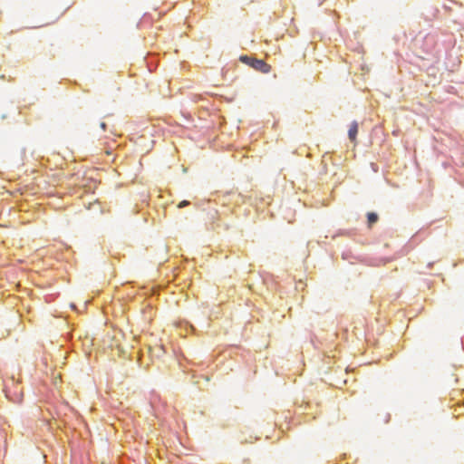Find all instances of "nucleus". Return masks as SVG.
Segmentation results:
<instances>
[{
    "instance_id": "obj_1",
    "label": "nucleus",
    "mask_w": 464,
    "mask_h": 464,
    "mask_svg": "<svg viewBox=\"0 0 464 464\" xmlns=\"http://www.w3.org/2000/svg\"><path fill=\"white\" fill-rule=\"evenodd\" d=\"M250 67L264 73H267L271 70V66L269 64H267L264 60L258 59L256 57L255 58L253 63H250Z\"/></svg>"
},
{
    "instance_id": "obj_2",
    "label": "nucleus",
    "mask_w": 464,
    "mask_h": 464,
    "mask_svg": "<svg viewBox=\"0 0 464 464\" xmlns=\"http://www.w3.org/2000/svg\"><path fill=\"white\" fill-rule=\"evenodd\" d=\"M358 131H359V124L357 121H354L351 123L349 130H348V138L352 142L356 140Z\"/></svg>"
},
{
    "instance_id": "obj_3",
    "label": "nucleus",
    "mask_w": 464,
    "mask_h": 464,
    "mask_svg": "<svg viewBox=\"0 0 464 464\" xmlns=\"http://www.w3.org/2000/svg\"><path fill=\"white\" fill-rule=\"evenodd\" d=\"M368 227H372L379 220V215L374 211L366 214Z\"/></svg>"
},
{
    "instance_id": "obj_4",
    "label": "nucleus",
    "mask_w": 464,
    "mask_h": 464,
    "mask_svg": "<svg viewBox=\"0 0 464 464\" xmlns=\"http://www.w3.org/2000/svg\"><path fill=\"white\" fill-rule=\"evenodd\" d=\"M342 258L353 264V260H358V257L352 253L351 250H346L342 253Z\"/></svg>"
},
{
    "instance_id": "obj_5",
    "label": "nucleus",
    "mask_w": 464,
    "mask_h": 464,
    "mask_svg": "<svg viewBox=\"0 0 464 464\" xmlns=\"http://www.w3.org/2000/svg\"><path fill=\"white\" fill-rule=\"evenodd\" d=\"M256 57L254 56H250V55H246V54H242L240 57H239V61L245 64H247L250 66V63H253V61L255 60Z\"/></svg>"
},
{
    "instance_id": "obj_6",
    "label": "nucleus",
    "mask_w": 464,
    "mask_h": 464,
    "mask_svg": "<svg viewBox=\"0 0 464 464\" xmlns=\"http://www.w3.org/2000/svg\"><path fill=\"white\" fill-rule=\"evenodd\" d=\"M190 205V201L187 200V199H184L182 201H180L178 205V208H186L188 206Z\"/></svg>"
},
{
    "instance_id": "obj_7",
    "label": "nucleus",
    "mask_w": 464,
    "mask_h": 464,
    "mask_svg": "<svg viewBox=\"0 0 464 464\" xmlns=\"http://www.w3.org/2000/svg\"><path fill=\"white\" fill-rule=\"evenodd\" d=\"M107 127H108V125H107V123H106V122L102 121V122H101V123H100V128H101L103 131H106Z\"/></svg>"
},
{
    "instance_id": "obj_8",
    "label": "nucleus",
    "mask_w": 464,
    "mask_h": 464,
    "mask_svg": "<svg viewBox=\"0 0 464 464\" xmlns=\"http://www.w3.org/2000/svg\"><path fill=\"white\" fill-rule=\"evenodd\" d=\"M186 324L188 326V328L190 330V331H195V327L188 322H186Z\"/></svg>"
},
{
    "instance_id": "obj_9",
    "label": "nucleus",
    "mask_w": 464,
    "mask_h": 464,
    "mask_svg": "<svg viewBox=\"0 0 464 464\" xmlns=\"http://www.w3.org/2000/svg\"><path fill=\"white\" fill-rule=\"evenodd\" d=\"M371 165H372V169H373L375 172H376V171H378V166H377L375 163H372Z\"/></svg>"
},
{
    "instance_id": "obj_10",
    "label": "nucleus",
    "mask_w": 464,
    "mask_h": 464,
    "mask_svg": "<svg viewBox=\"0 0 464 464\" xmlns=\"http://www.w3.org/2000/svg\"><path fill=\"white\" fill-rule=\"evenodd\" d=\"M231 194L232 192H227L223 197L225 199H227Z\"/></svg>"
},
{
    "instance_id": "obj_11",
    "label": "nucleus",
    "mask_w": 464,
    "mask_h": 464,
    "mask_svg": "<svg viewBox=\"0 0 464 464\" xmlns=\"http://www.w3.org/2000/svg\"><path fill=\"white\" fill-rule=\"evenodd\" d=\"M416 237H417V236H416V235H415V236H413V237L411 238L410 243H413V242L415 241Z\"/></svg>"
}]
</instances>
